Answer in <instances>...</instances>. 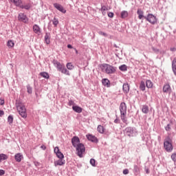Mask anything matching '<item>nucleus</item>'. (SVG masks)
I'll use <instances>...</instances> for the list:
<instances>
[{"label": "nucleus", "mask_w": 176, "mask_h": 176, "mask_svg": "<svg viewBox=\"0 0 176 176\" xmlns=\"http://www.w3.org/2000/svg\"><path fill=\"white\" fill-rule=\"evenodd\" d=\"M171 159H172V160H173L175 163H176V153H173V154L171 155Z\"/></svg>", "instance_id": "4c0bfd02"}, {"label": "nucleus", "mask_w": 176, "mask_h": 176, "mask_svg": "<svg viewBox=\"0 0 176 176\" xmlns=\"http://www.w3.org/2000/svg\"><path fill=\"white\" fill-rule=\"evenodd\" d=\"M146 174H149V170L147 169V170H146Z\"/></svg>", "instance_id": "6e6d98bb"}, {"label": "nucleus", "mask_w": 176, "mask_h": 176, "mask_svg": "<svg viewBox=\"0 0 176 176\" xmlns=\"http://www.w3.org/2000/svg\"><path fill=\"white\" fill-rule=\"evenodd\" d=\"M4 174H5V170H0V175H4Z\"/></svg>", "instance_id": "de8ad7c7"}, {"label": "nucleus", "mask_w": 176, "mask_h": 176, "mask_svg": "<svg viewBox=\"0 0 176 176\" xmlns=\"http://www.w3.org/2000/svg\"><path fill=\"white\" fill-rule=\"evenodd\" d=\"M108 10H111V7H108L106 6H102L101 12H102V14H103V16H105V14H107V12H108Z\"/></svg>", "instance_id": "4468645a"}, {"label": "nucleus", "mask_w": 176, "mask_h": 176, "mask_svg": "<svg viewBox=\"0 0 176 176\" xmlns=\"http://www.w3.org/2000/svg\"><path fill=\"white\" fill-rule=\"evenodd\" d=\"M140 89L142 91H145V82L141 81L140 85Z\"/></svg>", "instance_id": "c85d7f7f"}, {"label": "nucleus", "mask_w": 176, "mask_h": 176, "mask_svg": "<svg viewBox=\"0 0 176 176\" xmlns=\"http://www.w3.org/2000/svg\"><path fill=\"white\" fill-rule=\"evenodd\" d=\"M114 14L113 12H109L108 13V16L110 17L111 19H112V17H113Z\"/></svg>", "instance_id": "c03bdc74"}, {"label": "nucleus", "mask_w": 176, "mask_h": 176, "mask_svg": "<svg viewBox=\"0 0 176 176\" xmlns=\"http://www.w3.org/2000/svg\"><path fill=\"white\" fill-rule=\"evenodd\" d=\"M146 86L148 89H152L153 87V82L151 80H147L146 81Z\"/></svg>", "instance_id": "b1692460"}, {"label": "nucleus", "mask_w": 176, "mask_h": 176, "mask_svg": "<svg viewBox=\"0 0 176 176\" xmlns=\"http://www.w3.org/2000/svg\"><path fill=\"white\" fill-rule=\"evenodd\" d=\"M69 105H72V104H74V102H73L72 100H70V101L69 102Z\"/></svg>", "instance_id": "864d4df0"}, {"label": "nucleus", "mask_w": 176, "mask_h": 176, "mask_svg": "<svg viewBox=\"0 0 176 176\" xmlns=\"http://www.w3.org/2000/svg\"><path fill=\"white\" fill-rule=\"evenodd\" d=\"M5 104V100L0 99V105H3Z\"/></svg>", "instance_id": "49530a36"}, {"label": "nucleus", "mask_w": 176, "mask_h": 176, "mask_svg": "<svg viewBox=\"0 0 176 176\" xmlns=\"http://www.w3.org/2000/svg\"><path fill=\"white\" fill-rule=\"evenodd\" d=\"M7 45L8 46V47L12 48L14 47V42H13V41L12 40H9L8 41V44Z\"/></svg>", "instance_id": "7c9ffc66"}, {"label": "nucleus", "mask_w": 176, "mask_h": 176, "mask_svg": "<svg viewBox=\"0 0 176 176\" xmlns=\"http://www.w3.org/2000/svg\"><path fill=\"white\" fill-rule=\"evenodd\" d=\"M137 13L138 14V19L140 20H142L143 17H144V19H145V17H146V16H144V11H142L140 9L138 10Z\"/></svg>", "instance_id": "6ab92c4d"}, {"label": "nucleus", "mask_w": 176, "mask_h": 176, "mask_svg": "<svg viewBox=\"0 0 176 176\" xmlns=\"http://www.w3.org/2000/svg\"><path fill=\"white\" fill-rule=\"evenodd\" d=\"M170 52H176V48L175 47H171L170 49Z\"/></svg>", "instance_id": "09e8293b"}, {"label": "nucleus", "mask_w": 176, "mask_h": 176, "mask_svg": "<svg viewBox=\"0 0 176 176\" xmlns=\"http://www.w3.org/2000/svg\"><path fill=\"white\" fill-rule=\"evenodd\" d=\"M76 53H77V54H78V50H76Z\"/></svg>", "instance_id": "4d7b16f0"}, {"label": "nucleus", "mask_w": 176, "mask_h": 176, "mask_svg": "<svg viewBox=\"0 0 176 176\" xmlns=\"http://www.w3.org/2000/svg\"><path fill=\"white\" fill-rule=\"evenodd\" d=\"M123 174H124V175H127V174H129V169H124L123 170Z\"/></svg>", "instance_id": "a18cd8bd"}, {"label": "nucleus", "mask_w": 176, "mask_h": 176, "mask_svg": "<svg viewBox=\"0 0 176 176\" xmlns=\"http://www.w3.org/2000/svg\"><path fill=\"white\" fill-rule=\"evenodd\" d=\"M163 91L164 93H171V87H170V85L166 84L163 87Z\"/></svg>", "instance_id": "dca6fc26"}, {"label": "nucleus", "mask_w": 176, "mask_h": 176, "mask_svg": "<svg viewBox=\"0 0 176 176\" xmlns=\"http://www.w3.org/2000/svg\"><path fill=\"white\" fill-rule=\"evenodd\" d=\"M57 157H58V159H64V154H63L60 151H59L57 154H56Z\"/></svg>", "instance_id": "c9c22d12"}, {"label": "nucleus", "mask_w": 176, "mask_h": 176, "mask_svg": "<svg viewBox=\"0 0 176 176\" xmlns=\"http://www.w3.org/2000/svg\"><path fill=\"white\" fill-rule=\"evenodd\" d=\"M129 16V12L127 11H122L121 12V18L126 19Z\"/></svg>", "instance_id": "bb28decb"}, {"label": "nucleus", "mask_w": 176, "mask_h": 176, "mask_svg": "<svg viewBox=\"0 0 176 176\" xmlns=\"http://www.w3.org/2000/svg\"><path fill=\"white\" fill-rule=\"evenodd\" d=\"M164 148L166 152H173V142L171 139L167 138L164 142Z\"/></svg>", "instance_id": "423d86ee"}, {"label": "nucleus", "mask_w": 176, "mask_h": 176, "mask_svg": "<svg viewBox=\"0 0 176 176\" xmlns=\"http://www.w3.org/2000/svg\"><path fill=\"white\" fill-rule=\"evenodd\" d=\"M102 83L103 86H104L105 87H110V86H111V82L109 81V80H108V78L102 79Z\"/></svg>", "instance_id": "2eb2a0df"}, {"label": "nucleus", "mask_w": 176, "mask_h": 176, "mask_svg": "<svg viewBox=\"0 0 176 176\" xmlns=\"http://www.w3.org/2000/svg\"><path fill=\"white\" fill-rule=\"evenodd\" d=\"M100 68L102 72L105 74H115L116 72V69L113 67L112 65L108 64H102L100 65Z\"/></svg>", "instance_id": "39448f33"}, {"label": "nucleus", "mask_w": 176, "mask_h": 176, "mask_svg": "<svg viewBox=\"0 0 176 176\" xmlns=\"http://www.w3.org/2000/svg\"><path fill=\"white\" fill-rule=\"evenodd\" d=\"M54 6L57 10H59V12H61V13H67V10H65V8L63 7V6L58 4V3H54Z\"/></svg>", "instance_id": "9b49d317"}, {"label": "nucleus", "mask_w": 176, "mask_h": 176, "mask_svg": "<svg viewBox=\"0 0 176 176\" xmlns=\"http://www.w3.org/2000/svg\"><path fill=\"white\" fill-rule=\"evenodd\" d=\"M120 111L121 120H122L124 123H127V117H126V115H127V105H126L125 102L120 103Z\"/></svg>", "instance_id": "f03ea898"}, {"label": "nucleus", "mask_w": 176, "mask_h": 176, "mask_svg": "<svg viewBox=\"0 0 176 176\" xmlns=\"http://www.w3.org/2000/svg\"><path fill=\"white\" fill-rule=\"evenodd\" d=\"M67 69H70V70H72L74 69V65H72V63H68L66 65Z\"/></svg>", "instance_id": "72a5a7b5"}, {"label": "nucleus", "mask_w": 176, "mask_h": 176, "mask_svg": "<svg viewBox=\"0 0 176 176\" xmlns=\"http://www.w3.org/2000/svg\"><path fill=\"white\" fill-rule=\"evenodd\" d=\"M16 105L19 115L21 116V118L25 119L27 118V109H25V106H24V104L21 102H17L16 103Z\"/></svg>", "instance_id": "20e7f679"}, {"label": "nucleus", "mask_w": 176, "mask_h": 176, "mask_svg": "<svg viewBox=\"0 0 176 176\" xmlns=\"http://www.w3.org/2000/svg\"><path fill=\"white\" fill-rule=\"evenodd\" d=\"M52 24L54 25V27H57V25H58V19L54 18V19L52 20Z\"/></svg>", "instance_id": "473e14b6"}, {"label": "nucleus", "mask_w": 176, "mask_h": 176, "mask_svg": "<svg viewBox=\"0 0 176 176\" xmlns=\"http://www.w3.org/2000/svg\"><path fill=\"white\" fill-rule=\"evenodd\" d=\"M97 130L100 134H104V133H105V128L102 125H98Z\"/></svg>", "instance_id": "412c9836"}, {"label": "nucleus", "mask_w": 176, "mask_h": 176, "mask_svg": "<svg viewBox=\"0 0 176 176\" xmlns=\"http://www.w3.org/2000/svg\"><path fill=\"white\" fill-rule=\"evenodd\" d=\"M114 123H119V119L116 118V119L114 120Z\"/></svg>", "instance_id": "3c124183"}, {"label": "nucleus", "mask_w": 176, "mask_h": 176, "mask_svg": "<svg viewBox=\"0 0 176 176\" xmlns=\"http://www.w3.org/2000/svg\"><path fill=\"white\" fill-rule=\"evenodd\" d=\"M90 164H91V166H93L94 167H96V160L91 159L90 160Z\"/></svg>", "instance_id": "58836bf2"}, {"label": "nucleus", "mask_w": 176, "mask_h": 176, "mask_svg": "<svg viewBox=\"0 0 176 176\" xmlns=\"http://www.w3.org/2000/svg\"><path fill=\"white\" fill-rule=\"evenodd\" d=\"M27 89H28V93H29V94H32V88L30 86H28Z\"/></svg>", "instance_id": "ea45409f"}, {"label": "nucleus", "mask_w": 176, "mask_h": 176, "mask_svg": "<svg viewBox=\"0 0 176 176\" xmlns=\"http://www.w3.org/2000/svg\"><path fill=\"white\" fill-rule=\"evenodd\" d=\"M45 41L47 45H49V43H50V36L48 34H46L45 36Z\"/></svg>", "instance_id": "cd10ccee"}, {"label": "nucleus", "mask_w": 176, "mask_h": 176, "mask_svg": "<svg viewBox=\"0 0 176 176\" xmlns=\"http://www.w3.org/2000/svg\"><path fill=\"white\" fill-rule=\"evenodd\" d=\"M54 65L56 67V69L58 71H59V72H61L62 74H64L65 75H67L68 76H69V72L67 69V68H65L64 64H61L60 62L54 60Z\"/></svg>", "instance_id": "7ed1b4c3"}, {"label": "nucleus", "mask_w": 176, "mask_h": 176, "mask_svg": "<svg viewBox=\"0 0 176 176\" xmlns=\"http://www.w3.org/2000/svg\"><path fill=\"white\" fill-rule=\"evenodd\" d=\"M8 159V155L6 154L1 153L0 154V163L2 160H6Z\"/></svg>", "instance_id": "c756f323"}, {"label": "nucleus", "mask_w": 176, "mask_h": 176, "mask_svg": "<svg viewBox=\"0 0 176 176\" xmlns=\"http://www.w3.org/2000/svg\"><path fill=\"white\" fill-rule=\"evenodd\" d=\"M172 69L174 75L176 76V58H175L172 62Z\"/></svg>", "instance_id": "aec40b11"}, {"label": "nucleus", "mask_w": 176, "mask_h": 176, "mask_svg": "<svg viewBox=\"0 0 176 176\" xmlns=\"http://www.w3.org/2000/svg\"><path fill=\"white\" fill-rule=\"evenodd\" d=\"M41 76H42L43 78H45V79H49V74H47V72H41L40 73Z\"/></svg>", "instance_id": "2f4dec72"}, {"label": "nucleus", "mask_w": 176, "mask_h": 176, "mask_svg": "<svg viewBox=\"0 0 176 176\" xmlns=\"http://www.w3.org/2000/svg\"><path fill=\"white\" fill-rule=\"evenodd\" d=\"M87 138L89 141H91V142H98L97 138L93 135H87Z\"/></svg>", "instance_id": "ddd939ff"}, {"label": "nucleus", "mask_w": 176, "mask_h": 176, "mask_svg": "<svg viewBox=\"0 0 176 176\" xmlns=\"http://www.w3.org/2000/svg\"><path fill=\"white\" fill-rule=\"evenodd\" d=\"M142 111L143 113H148L149 112V107L146 105H143L142 108Z\"/></svg>", "instance_id": "393cba45"}, {"label": "nucleus", "mask_w": 176, "mask_h": 176, "mask_svg": "<svg viewBox=\"0 0 176 176\" xmlns=\"http://www.w3.org/2000/svg\"><path fill=\"white\" fill-rule=\"evenodd\" d=\"M124 133L125 135H128V137H134V129H133L131 126L126 127L124 130Z\"/></svg>", "instance_id": "1a4fd4ad"}, {"label": "nucleus", "mask_w": 176, "mask_h": 176, "mask_svg": "<svg viewBox=\"0 0 176 176\" xmlns=\"http://www.w3.org/2000/svg\"><path fill=\"white\" fill-rule=\"evenodd\" d=\"M133 172H134L135 174H139V173H140V166H138V165H134Z\"/></svg>", "instance_id": "a878e982"}, {"label": "nucleus", "mask_w": 176, "mask_h": 176, "mask_svg": "<svg viewBox=\"0 0 176 176\" xmlns=\"http://www.w3.org/2000/svg\"><path fill=\"white\" fill-rule=\"evenodd\" d=\"M8 122L10 124H12V123H13V116H9L8 118Z\"/></svg>", "instance_id": "e433bc0d"}, {"label": "nucleus", "mask_w": 176, "mask_h": 176, "mask_svg": "<svg viewBox=\"0 0 176 176\" xmlns=\"http://www.w3.org/2000/svg\"><path fill=\"white\" fill-rule=\"evenodd\" d=\"M166 131H170V130H171V127L170 126V124H168L166 127H165Z\"/></svg>", "instance_id": "37998d69"}, {"label": "nucleus", "mask_w": 176, "mask_h": 176, "mask_svg": "<svg viewBox=\"0 0 176 176\" xmlns=\"http://www.w3.org/2000/svg\"><path fill=\"white\" fill-rule=\"evenodd\" d=\"M67 47H68V49H72V45H67Z\"/></svg>", "instance_id": "603ef678"}, {"label": "nucleus", "mask_w": 176, "mask_h": 176, "mask_svg": "<svg viewBox=\"0 0 176 176\" xmlns=\"http://www.w3.org/2000/svg\"><path fill=\"white\" fill-rule=\"evenodd\" d=\"M122 89L125 93H129V91H130V86L127 83L123 85Z\"/></svg>", "instance_id": "4be33fe9"}, {"label": "nucleus", "mask_w": 176, "mask_h": 176, "mask_svg": "<svg viewBox=\"0 0 176 176\" xmlns=\"http://www.w3.org/2000/svg\"><path fill=\"white\" fill-rule=\"evenodd\" d=\"M148 23H151V24H156L157 23V19H156V16H153L152 14H149L147 16L144 17Z\"/></svg>", "instance_id": "6e6552de"}, {"label": "nucleus", "mask_w": 176, "mask_h": 176, "mask_svg": "<svg viewBox=\"0 0 176 176\" xmlns=\"http://www.w3.org/2000/svg\"><path fill=\"white\" fill-rule=\"evenodd\" d=\"M72 144L74 148H76V155L80 157H83V153L85 152V145L80 143V140L78 137L74 136L72 139Z\"/></svg>", "instance_id": "f257e3e1"}, {"label": "nucleus", "mask_w": 176, "mask_h": 176, "mask_svg": "<svg viewBox=\"0 0 176 176\" xmlns=\"http://www.w3.org/2000/svg\"><path fill=\"white\" fill-rule=\"evenodd\" d=\"M2 115H3V111L0 110V116H2Z\"/></svg>", "instance_id": "5fc2aeb1"}, {"label": "nucleus", "mask_w": 176, "mask_h": 176, "mask_svg": "<svg viewBox=\"0 0 176 176\" xmlns=\"http://www.w3.org/2000/svg\"><path fill=\"white\" fill-rule=\"evenodd\" d=\"M33 31L35 34H41V28H39V25H34L33 26Z\"/></svg>", "instance_id": "a211bd4d"}, {"label": "nucleus", "mask_w": 176, "mask_h": 176, "mask_svg": "<svg viewBox=\"0 0 176 176\" xmlns=\"http://www.w3.org/2000/svg\"><path fill=\"white\" fill-rule=\"evenodd\" d=\"M120 71H126L127 69V66L126 65H122L119 67Z\"/></svg>", "instance_id": "f704fd0d"}, {"label": "nucleus", "mask_w": 176, "mask_h": 176, "mask_svg": "<svg viewBox=\"0 0 176 176\" xmlns=\"http://www.w3.org/2000/svg\"><path fill=\"white\" fill-rule=\"evenodd\" d=\"M72 109L74 112H77V113H80L82 112V108L78 106H73Z\"/></svg>", "instance_id": "5701e85b"}, {"label": "nucleus", "mask_w": 176, "mask_h": 176, "mask_svg": "<svg viewBox=\"0 0 176 176\" xmlns=\"http://www.w3.org/2000/svg\"><path fill=\"white\" fill-rule=\"evenodd\" d=\"M99 35H102L103 36H108V34L104 32H99Z\"/></svg>", "instance_id": "79ce46f5"}, {"label": "nucleus", "mask_w": 176, "mask_h": 176, "mask_svg": "<svg viewBox=\"0 0 176 176\" xmlns=\"http://www.w3.org/2000/svg\"><path fill=\"white\" fill-rule=\"evenodd\" d=\"M65 164V160L60 159L54 162V166L57 167V166H64Z\"/></svg>", "instance_id": "f3484780"}, {"label": "nucleus", "mask_w": 176, "mask_h": 176, "mask_svg": "<svg viewBox=\"0 0 176 176\" xmlns=\"http://www.w3.org/2000/svg\"><path fill=\"white\" fill-rule=\"evenodd\" d=\"M12 2V3H14V5H16V6H19V8H21V9H26L27 10H28V9L31 8V5L27 4L25 6H23L20 1H13Z\"/></svg>", "instance_id": "0eeeda50"}, {"label": "nucleus", "mask_w": 176, "mask_h": 176, "mask_svg": "<svg viewBox=\"0 0 176 176\" xmlns=\"http://www.w3.org/2000/svg\"><path fill=\"white\" fill-rule=\"evenodd\" d=\"M14 159H15L16 162H18V163H20V162H21V160H23V159H24V157L23 156V155L21 153H18L14 155Z\"/></svg>", "instance_id": "f8f14e48"}, {"label": "nucleus", "mask_w": 176, "mask_h": 176, "mask_svg": "<svg viewBox=\"0 0 176 176\" xmlns=\"http://www.w3.org/2000/svg\"><path fill=\"white\" fill-rule=\"evenodd\" d=\"M54 153H56V155H57L60 152V148H58V146L55 147L54 149Z\"/></svg>", "instance_id": "a19ab883"}, {"label": "nucleus", "mask_w": 176, "mask_h": 176, "mask_svg": "<svg viewBox=\"0 0 176 176\" xmlns=\"http://www.w3.org/2000/svg\"><path fill=\"white\" fill-rule=\"evenodd\" d=\"M41 149H43V151H45V150L46 149V146L42 145V146H41Z\"/></svg>", "instance_id": "8fccbe9b"}, {"label": "nucleus", "mask_w": 176, "mask_h": 176, "mask_svg": "<svg viewBox=\"0 0 176 176\" xmlns=\"http://www.w3.org/2000/svg\"><path fill=\"white\" fill-rule=\"evenodd\" d=\"M18 20H19V21L25 23V24H28V17H27V15L24 14V13L19 14Z\"/></svg>", "instance_id": "9d476101"}]
</instances>
